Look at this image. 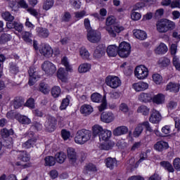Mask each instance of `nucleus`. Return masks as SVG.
I'll use <instances>...</instances> for the list:
<instances>
[{
  "label": "nucleus",
  "mask_w": 180,
  "mask_h": 180,
  "mask_svg": "<svg viewBox=\"0 0 180 180\" xmlns=\"http://www.w3.org/2000/svg\"><path fill=\"white\" fill-rule=\"evenodd\" d=\"M116 23V18L114 16H109L106 18L105 21V30L108 32L110 37H116L117 33H120V32H123L124 28L120 25H113ZM112 26V27H110Z\"/></svg>",
  "instance_id": "f257e3e1"
},
{
  "label": "nucleus",
  "mask_w": 180,
  "mask_h": 180,
  "mask_svg": "<svg viewBox=\"0 0 180 180\" xmlns=\"http://www.w3.org/2000/svg\"><path fill=\"white\" fill-rule=\"evenodd\" d=\"M156 27L159 33H167L175 29V22L167 19H161L156 23Z\"/></svg>",
  "instance_id": "f03ea898"
},
{
  "label": "nucleus",
  "mask_w": 180,
  "mask_h": 180,
  "mask_svg": "<svg viewBox=\"0 0 180 180\" xmlns=\"http://www.w3.org/2000/svg\"><path fill=\"white\" fill-rule=\"evenodd\" d=\"M92 137V131L86 129H82L77 132L75 141L77 144H85Z\"/></svg>",
  "instance_id": "7ed1b4c3"
},
{
  "label": "nucleus",
  "mask_w": 180,
  "mask_h": 180,
  "mask_svg": "<svg viewBox=\"0 0 180 180\" xmlns=\"http://www.w3.org/2000/svg\"><path fill=\"white\" fill-rule=\"evenodd\" d=\"M131 49V47L129 43L125 41L122 42L118 47V56L121 58H127L130 56Z\"/></svg>",
  "instance_id": "20e7f679"
},
{
  "label": "nucleus",
  "mask_w": 180,
  "mask_h": 180,
  "mask_svg": "<svg viewBox=\"0 0 180 180\" xmlns=\"http://www.w3.org/2000/svg\"><path fill=\"white\" fill-rule=\"evenodd\" d=\"M105 84L110 88L116 89L122 85V80L117 76L109 75L105 78Z\"/></svg>",
  "instance_id": "39448f33"
},
{
  "label": "nucleus",
  "mask_w": 180,
  "mask_h": 180,
  "mask_svg": "<svg viewBox=\"0 0 180 180\" xmlns=\"http://www.w3.org/2000/svg\"><path fill=\"white\" fill-rule=\"evenodd\" d=\"M134 74L138 79H146L148 77V68L143 65H139L135 68Z\"/></svg>",
  "instance_id": "423d86ee"
},
{
  "label": "nucleus",
  "mask_w": 180,
  "mask_h": 180,
  "mask_svg": "<svg viewBox=\"0 0 180 180\" xmlns=\"http://www.w3.org/2000/svg\"><path fill=\"white\" fill-rule=\"evenodd\" d=\"M28 74L30 76L28 84L30 85V86L34 85V83L37 81V79H39V78L41 77L40 75H39L37 69L34 67L30 68Z\"/></svg>",
  "instance_id": "0eeeda50"
},
{
  "label": "nucleus",
  "mask_w": 180,
  "mask_h": 180,
  "mask_svg": "<svg viewBox=\"0 0 180 180\" xmlns=\"http://www.w3.org/2000/svg\"><path fill=\"white\" fill-rule=\"evenodd\" d=\"M86 37L90 43H98V41H101V38L99 31L95 30L87 32Z\"/></svg>",
  "instance_id": "6e6552de"
},
{
  "label": "nucleus",
  "mask_w": 180,
  "mask_h": 180,
  "mask_svg": "<svg viewBox=\"0 0 180 180\" xmlns=\"http://www.w3.org/2000/svg\"><path fill=\"white\" fill-rule=\"evenodd\" d=\"M42 70L47 74V75H53L57 71V68H56V65L53 64V63L50 61H45L42 64Z\"/></svg>",
  "instance_id": "1a4fd4ad"
},
{
  "label": "nucleus",
  "mask_w": 180,
  "mask_h": 180,
  "mask_svg": "<svg viewBox=\"0 0 180 180\" xmlns=\"http://www.w3.org/2000/svg\"><path fill=\"white\" fill-rule=\"evenodd\" d=\"M105 53L106 46L104 44H100L94 50L93 56L94 58L99 60V58H102V57L105 56Z\"/></svg>",
  "instance_id": "9d476101"
},
{
  "label": "nucleus",
  "mask_w": 180,
  "mask_h": 180,
  "mask_svg": "<svg viewBox=\"0 0 180 180\" xmlns=\"http://www.w3.org/2000/svg\"><path fill=\"white\" fill-rule=\"evenodd\" d=\"M56 124H57V120H56V117L51 116L48 117V120L45 123V127L47 131H49L50 133L54 131Z\"/></svg>",
  "instance_id": "9b49d317"
},
{
  "label": "nucleus",
  "mask_w": 180,
  "mask_h": 180,
  "mask_svg": "<svg viewBox=\"0 0 180 180\" xmlns=\"http://www.w3.org/2000/svg\"><path fill=\"white\" fill-rule=\"evenodd\" d=\"M39 53L44 57H46V58H50V57L53 56V49L49 44L42 45L41 48L39 49Z\"/></svg>",
  "instance_id": "f8f14e48"
},
{
  "label": "nucleus",
  "mask_w": 180,
  "mask_h": 180,
  "mask_svg": "<svg viewBox=\"0 0 180 180\" xmlns=\"http://www.w3.org/2000/svg\"><path fill=\"white\" fill-rule=\"evenodd\" d=\"M161 119H162L161 113L158 110L153 109L149 117V122L153 123V124H157L159 122H161Z\"/></svg>",
  "instance_id": "ddd939ff"
},
{
  "label": "nucleus",
  "mask_w": 180,
  "mask_h": 180,
  "mask_svg": "<svg viewBox=\"0 0 180 180\" xmlns=\"http://www.w3.org/2000/svg\"><path fill=\"white\" fill-rule=\"evenodd\" d=\"M67 155L71 164H75L77 162L78 157L77 156V152L74 148H68Z\"/></svg>",
  "instance_id": "4468645a"
},
{
  "label": "nucleus",
  "mask_w": 180,
  "mask_h": 180,
  "mask_svg": "<svg viewBox=\"0 0 180 180\" xmlns=\"http://www.w3.org/2000/svg\"><path fill=\"white\" fill-rule=\"evenodd\" d=\"M101 120L104 123H112L115 120V115L112 112H103L101 115Z\"/></svg>",
  "instance_id": "2eb2a0df"
},
{
  "label": "nucleus",
  "mask_w": 180,
  "mask_h": 180,
  "mask_svg": "<svg viewBox=\"0 0 180 180\" xmlns=\"http://www.w3.org/2000/svg\"><path fill=\"white\" fill-rule=\"evenodd\" d=\"M138 100L143 103H149L153 101V96L150 93L142 92L139 95Z\"/></svg>",
  "instance_id": "dca6fc26"
},
{
  "label": "nucleus",
  "mask_w": 180,
  "mask_h": 180,
  "mask_svg": "<svg viewBox=\"0 0 180 180\" xmlns=\"http://www.w3.org/2000/svg\"><path fill=\"white\" fill-rule=\"evenodd\" d=\"M168 143L164 141H158L153 146L154 150L161 153L164 151V150H167L169 148Z\"/></svg>",
  "instance_id": "f3484780"
},
{
  "label": "nucleus",
  "mask_w": 180,
  "mask_h": 180,
  "mask_svg": "<svg viewBox=\"0 0 180 180\" xmlns=\"http://www.w3.org/2000/svg\"><path fill=\"white\" fill-rule=\"evenodd\" d=\"M132 86L136 92H141L143 91H146V89H148V84L144 82L134 83Z\"/></svg>",
  "instance_id": "a211bd4d"
},
{
  "label": "nucleus",
  "mask_w": 180,
  "mask_h": 180,
  "mask_svg": "<svg viewBox=\"0 0 180 180\" xmlns=\"http://www.w3.org/2000/svg\"><path fill=\"white\" fill-rule=\"evenodd\" d=\"M105 50L109 57H116L119 54L118 48L116 45H110L107 49L105 48Z\"/></svg>",
  "instance_id": "6ab92c4d"
},
{
  "label": "nucleus",
  "mask_w": 180,
  "mask_h": 180,
  "mask_svg": "<svg viewBox=\"0 0 180 180\" xmlns=\"http://www.w3.org/2000/svg\"><path fill=\"white\" fill-rule=\"evenodd\" d=\"M179 83H174L172 82H169L166 87L167 91H169V92H174V94H176V92H179Z\"/></svg>",
  "instance_id": "aec40b11"
},
{
  "label": "nucleus",
  "mask_w": 180,
  "mask_h": 180,
  "mask_svg": "<svg viewBox=\"0 0 180 180\" xmlns=\"http://www.w3.org/2000/svg\"><path fill=\"white\" fill-rule=\"evenodd\" d=\"M113 134L115 136H122L123 134H127L129 133V128L126 126L118 127L113 130Z\"/></svg>",
  "instance_id": "412c9836"
},
{
  "label": "nucleus",
  "mask_w": 180,
  "mask_h": 180,
  "mask_svg": "<svg viewBox=\"0 0 180 180\" xmlns=\"http://www.w3.org/2000/svg\"><path fill=\"white\" fill-rule=\"evenodd\" d=\"M36 32L39 37H41L42 39H46L49 37L50 35V32H49V30L44 27H37L36 28Z\"/></svg>",
  "instance_id": "4be33fe9"
},
{
  "label": "nucleus",
  "mask_w": 180,
  "mask_h": 180,
  "mask_svg": "<svg viewBox=\"0 0 180 180\" xmlns=\"http://www.w3.org/2000/svg\"><path fill=\"white\" fill-rule=\"evenodd\" d=\"M134 36L139 40H146L147 39V33L141 30H134Z\"/></svg>",
  "instance_id": "5701e85b"
},
{
  "label": "nucleus",
  "mask_w": 180,
  "mask_h": 180,
  "mask_svg": "<svg viewBox=\"0 0 180 180\" xmlns=\"http://www.w3.org/2000/svg\"><path fill=\"white\" fill-rule=\"evenodd\" d=\"M80 112L82 115H84V116H88L94 112V108H92L91 105L84 104L81 107Z\"/></svg>",
  "instance_id": "b1692460"
},
{
  "label": "nucleus",
  "mask_w": 180,
  "mask_h": 180,
  "mask_svg": "<svg viewBox=\"0 0 180 180\" xmlns=\"http://www.w3.org/2000/svg\"><path fill=\"white\" fill-rule=\"evenodd\" d=\"M37 142V139L32 138L28 139L24 143H22V148L29 149L33 148L34 146H36V143Z\"/></svg>",
  "instance_id": "393cba45"
},
{
  "label": "nucleus",
  "mask_w": 180,
  "mask_h": 180,
  "mask_svg": "<svg viewBox=\"0 0 180 180\" xmlns=\"http://www.w3.org/2000/svg\"><path fill=\"white\" fill-rule=\"evenodd\" d=\"M160 165L167 172H175V169L174 168V166H172V164H171L168 161H162L160 162Z\"/></svg>",
  "instance_id": "a878e982"
},
{
  "label": "nucleus",
  "mask_w": 180,
  "mask_h": 180,
  "mask_svg": "<svg viewBox=\"0 0 180 180\" xmlns=\"http://www.w3.org/2000/svg\"><path fill=\"white\" fill-rule=\"evenodd\" d=\"M67 75H68V74L64 68H60L58 69L57 77L59 79H61L63 82H65L67 81Z\"/></svg>",
  "instance_id": "bb28decb"
},
{
  "label": "nucleus",
  "mask_w": 180,
  "mask_h": 180,
  "mask_svg": "<svg viewBox=\"0 0 180 180\" xmlns=\"http://www.w3.org/2000/svg\"><path fill=\"white\" fill-rule=\"evenodd\" d=\"M165 101V97L161 94H157L152 97V101L153 103H156V105H162V103H164Z\"/></svg>",
  "instance_id": "cd10ccee"
},
{
  "label": "nucleus",
  "mask_w": 180,
  "mask_h": 180,
  "mask_svg": "<svg viewBox=\"0 0 180 180\" xmlns=\"http://www.w3.org/2000/svg\"><path fill=\"white\" fill-rule=\"evenodd\" d=\"M112 136V131L108 130V129H104L103 132L100 134L99 140L100 141H108L109 139Z\"/></svg>",
  "instance_id": "c85d7f7f"
},
{
  "label": "nucleus",
  "mask_w": 180,
  "mask_h": 180,
  "mask_svg": "<svg viewBox=\"0 0 180 180\" xmlns=\"http://www.w3.org/2000/svg\"><path fill=\"white\" fill-rule=\"evenodd\" d=\"M136 112L137 113H141L143 116H148V115H150V108L142 105L137 108Z\"/></svg>",
  "instance_id": "c756f323"
},
{
  "label": "nucleus",
  "mask_w": 180,
  "mask_h": 180,
  "mask_svg": "<svg viewBox=\"0 0 180 180\" xmlns=\"http://www.w3.org/2000/svg\"><path fill=\"white\" fill-rule=\"evenodd\" d=\"M105 165L107 168H110V169H113L117 165V162L115 158H108L105 160Z\"/></svg>",
  "instance_id": "7c9ffc66"
},
{
  "label": "nucleus",
  "mask_w": 180,
  "mask_h": 180,
  "mask_svg": "<svg viewBox=\"0 0 180 180\" xmlns=\"http://www.w3.org/2000/svg\"><path fill=\"white\" fill-rule=\"evenodd\" d=\"M18 158L20 161H23V162H28V161H30V156H29V155H27V152L25 150L19 153Z\"/></svg>",
  "instance_id": "2f4dec72"
},
{
  "label": "nucleus",
  "mask_w": 180,
  "mask_h": 180,
  "mask_svg": "<svg viewBox=\"0 0 180 180\" xmlns=\"http://www.w3.org/2000/svg\"><path fill=\"white\" fill-rule=\"evenodd\" d=\"M66 158H67V155H65L64 152H58L55 155V160L59 164H63V162L65 161Z\"/></svg>",
  "instance_id": "473e14b6"
},
{
  "label": "nucleus",
  "mask_w": 180,
  "mask_h": 180,
  "mask_svg": "<svg viewBox=\"0 0 180 180\" xmlns=\"http://www.w3.org/2000/svg\"><path fill=\"white\" fill-rule=\"evenodd\" d=\"M92 130L93 136H94V137H96V136H98L99 137V136L102 134V133L105 131V129H103V128L98 124L94 125L92 128Z\"/></svg>",
  "instance_id": "72a5a7b5"
},
{
  "label": "nucleus",
  "mask_w": 180,
  "mask_h": 180,
  "mask_svg": "<svg viewBox=\"0 0 180 180\" xmlns=\"http://www.w3.org/2000/svg\"><path fill=\"white\" fill-rule=\"evenodd\" d=\"M13 129L4 128L1 130V136L3 139H8L9 136H13Z\"/></svg>",
  "instance_id": "f704fd0d"
},
{
  "label": "nucleus",
  "mask_w": 180,
  "mask_h": 180,
  "mask_svg": "<svg viewBox=\"0 0 180 180\" xmlns=\"http://www.w3.org/2000/svg\"><path fill=\"white\" fill-rule=\"evenodd\" d=\"M11 40H12V35L9 34L3 33L0 36V44H5L8 41H11Z\"/></svg>",
  "instance_id": "c9c22d12"
},
{
  "label": "nucleus",
  "mask_w": 180,
  "mask_h": 180,
  "mask_svg": "<svg viewBox=\"0 0 180 180\" xmlns=\"http://www.w3.org/2000/svg\"><path fill=\"white\" fill-rule=\"evenodd\" d=\"M167 51H168V47L164 43H161L155 49L156 54H165Z\"/></svg>",
  "instance_id": "e433bc0d"
},
{
  "label": "nucleus",
  "mask_w": 180,
  "mask_h": 180,
  "mask_svg": "<svg viewBox=\"0 0 180 180\" xmlns=\"http://www.w3.org/2000/svg\"><path fill=\"white\" fill-rule=\"evenodd\" d=\"M46 167H53L56 165V158L53 156H46L44 158Z\"/></svg>",
  "instance_id": "4c0bfd02"
},
{
  "label": "nucleus",
  "mask_w": 180,
  "mask_h": 180,
  "mask_svg": "<svg viewBox=\"0 0 180 180\" xmlns=\"http://www.w3.org/2000/svg\"><path fill=\"white\" fill-rule=\"evenodd\" d=\"M54 6V0H44L42 8L44 11H49Z\"/></svg>",
  "instance_id": "58836bf2"
},
{
  "label": "nucleus",
  "mask_w": 180,
  "mask_h": 180,
  "mask_svg": "<svg viewBox=\"0 0 180 180\" xmlns=\"http://www.w3.org/2000/svg\"><path fill=\"white\" fill-rule=\"evenodd\" d=\"M143 130H144L143 123L139 124L133 132L134 137H139L141 133H143Z\"/></svg>",
  "instance_id": "ea45409f"
},
{
  "label": "nucleus",
  "mask_w": 180,
  "mask_h": 180,
  "mask_svg": "<svg viewBox=\"0 0 180 180\" xmlns=\"http://www.w3.org/2000/svg\"><path fill=\"white\" fill-rule=\"evenodd\" d=\"M91 70V64L89 63H82L78 68V71L80 73L88 72Z\"/></svg>",
  "instance_id": "a19ab883"
},
{
  "label": "nucleus",
  "mask_w": 180,
  "mask_h": 180,
  "mask_svg": "<svg viewBox=\"0 0 180 180\" xmlns=\"http://www.w3.org/2000/svg\"><path fill=\"white\" fill-rule=\"evenodd\" d=\"M1 16L4 20L7 22H13L15 20V17L13 16L9 11H6L1 13Z\"/></svg>",
  "instance_id": "79ce46f5"
},
{
  "label": "nucleus",
  "mask_w": 180,
  "mask_h": 180,
  "mask_svg": "<svg viewBox=\"0 0 180 180\" xmlns=\"http://www.w3.org/2000/svg\"><path fill=\"white\" fill-rule=\"evenodd\" d=\"M115 146V142L113 141H110L108 143H104L100 146L101 150H112V148Z\"/></svg>",
  "instance_id": "37998d69"
},
{
  "label": "nucleus",
  "mask_w": 180,
  "mask_h": 180,
  "mask_svg": "<svg viewBox=\"0 0 180 180\" xmlns=\"http://www.w3.org/2000/svg\"><path fill=\"white\" fill-rule=\"evenodd\" d=\"M96 171V167L90 163L84 167V174H88V172H95Z\"/></svg>",
  "instance_id": "c03bdc74"
},
{
  "label": "nucleus",
  "mask_w": 180,
  "mask_h": 180,
  "mask_svg": "<svg viewBox=\"0 0 180 180\" xmlns=\"http://www.w3.org/2000/svg\"><path fill=\"white\" fill-rule=\"evenodd\" d=\"M51 94L53 97L58 98V96H60V94H61V89L60 88V86H55L52 88Z\"/></svg>",
  "instance_id": "a18cd8bd"
},
{
  "label": "nucleus",
  "mask_w": 180,
  "mask_h": 180,
  "mask_svg": "<svg viewBox=\"0 0 180 180\" xmlns=\"http://www.w3.org/2000/svg\"><path fill=\"white\" fill-rule=\"evenodd\" d=\"M79 54L83 60H88L89 58V52L84 47L80 49Z\"/></svg>",
  "instance_id": "49530a36"
},
{
  "label": "nucleus",
  "mask_w": 180,
  "mask_h": 180,
  "mask_svg": "<svg viewBox=\"0 0 180 180\" xmlns=\"http://www.w3.org/2000/svg\"><path fill=\"white\" fill-rule=\"evenodd\" d=\"M18 120L20 123H22V124H30V123H32V121L29 117L25 115H20Z\"/></svg>",
  "instance_id": "de8ad7c7"
},
{
  "label": "nucleus",
  "mask_w": 180,
  "mask_h": 180,
  "mask_svg": "<svg viewBox=\"0 0 180 180\" xmlns=\"http://www.w3.org/2000/svg\"><path fill=\"white\" fill-rule=\"evenodd\" d=\"M70 105V98H68V96H66L65 98H63L62 100L60 106V110H65L67 109V107Z\"/></svg>",
  "instance_id": "09e8293b"
},
{
  "label": "nucleus",
  "mask_w": 180,
  "mask_h": 180,
  "mask_svg": "<svg viewBox=\"0 0 180 180\" xmlns=\"http://www.w3.org/2000/svg\"><path fill=\"white\" fill-rule=\"evenodd\" d=\"M39 91L42 94H44V95H47V94L50 92V89L49 88V86L46 84V83H41L39 84Z\"/></svg>",
  "instance_id": "8fccbe9b"
},
{
  "label": "nucleus",
  "mask_w": 180,
  "mask_h": 180,
  "mask_svg": "<svg viewBox=\"0 0 180 180\" xmlns=\"http://www.w3.org/2000/svg\"><path fill=\"white\" fill-rule=\"evenodd\" d=\"M14 109H19L23 105V101L20 98H15L13 101Z\"/></svg>",
  "instance_id": "3c124183"
},
{
  "label": "nucleus",
  "mask_w": 180,
  "mask_h": 180,
  "mask_svg": "<svg viewBox=\"0 0 180 180\" xmlns=\"http://www.w3.org/2000/svg\"><path fill=\"white\" fill-rule=\"evenodd\" d=\"M152 78L157 85H160L162 82V76L158 73L153 75Z\"/></svg>",
  "instance_id": "603ef678"
},
{
  "label": "nucleus",
  "mask_w": 180,
  "mask_h": 180,
  "mask_svg": "<svg viewBox=\"0 0 180 180\" xmlns=\"http://www.w3.org/2000/svg\"><path fill=\"white\" fill-rule=\"evenodd\" d=\"M9 65L10 72H12V74H18V72H19V67L13 62L10 63Z\"/></svg>",
  "instance_id": "864d4df0"
},
{
  "label": "nucleus",
  "mask_w": 180,
  "mask_h": 180,
  "mask_svg": "<svg viewBox=\"0 0 180 180\" xmlns=\"http://www.w3.org/2000/svg\"><path fill=\"white\" fill-rule=\"evenodd\" d=\"M32 37V32H22V39L26 41L27 43H32V39H30Z\"/></svg>",
  "instance_id": "5fc2aeb1"
},
{
  "label": "nucleus",
  "mask_w": 180,
  "mask_h": 180,
  "mask_svg": "<svg viewBox=\"0 0 180 180\" xmlns=\"http://www.w3.org/2000/svg\"><path fill=\"white\" fill-rule=\"evenodd\" d=\"M61 63L65 67L66 71H71V70H72L71 65H70V62H68V58L67 57H63L61 60Z\"/></svg>",
  "instance_id": "6e6d98bb"
},
{
  "label": "nucleus",
  "mask_w": 180,
  "mask_h": 180,
  "mask_svg": "<svg viewBox=\"0 0 180 180\" xmlns=\"http://www.w3.org/2000/svg\"><path fill=\"white\" fill-rule=\"evenodd\" d=\"M92 102L98 103L102 101V96L98 93H94L91 96Z\"/></svg>",
  "instance_id": "4d7b16f0"
},
{
  "label": "nucleus",
  "mask_w": 180,
  "mask_h": 180,
  "mask_svg": "<svg viewBox=\"0 0 180 180\" xmlns=\"http://www.w3.org/2000/svg\"><path fill=\"white\" fill-rule=\"evenodd\" d=\"M106 106H108V103L106 102V96H103L102 99V103L98 107L99 112H103V110L106 109Z\"/></svg>",
  "instance_id": "13d9d810"
},
{
  "label": "nucleus",
  "mask_w": 180,
  "mask_h": 180,
  "mask_svg": "<svg viewBox=\"0 0 180 180\" xmlns=\"http://www.w3.org/2000/svg\"><path fill=\"white\" fill-rule=\"evenodd\" d=\"M4 147H7V148H12L13 146V141L12 138H7V139L4 141Z\"/></svg>",
  "instance_id": "bf43d9fd"
},
{
  "label": "nucleus",
  "mask_w": 180,
  "mask_h": 180,
  "mask_svg": "<svg viewBox=\"0 0 180 180\" xmlns=\"http://www.w3.org/2000/svg\"><path fill=\"white\" fill-rule=\"evenodd\" d=\"M167 106L168 110H172L173 109L176 108V106H178V103H176L175 101H170L168 102Z\"/></svg>",
  "instance_id": "052dcab7"
},
{
  "label": "nucleus",
  "mask_w": 180,
  "mask_h": 180,
  "mask_svg": "<svg viewBox=\"0 0 180 180\" xmlns=\"http://www.w3.org/2000/svg\"><path fill=\"white\" fill-rule=\"evenodd\" d=\"M61 136L63 140H68V139L71 137V133L70 132V131H67L66 129H62Z\"/></svg>",
  "instance_id": "680f3d73"
},
{
  "label": "nucleus",
  "mask_w": 180,
  "mask_h": 180,
  "mask_svg": "<svg viewBox=\"0 0 180 180\" xmlns=\"http://www.w3.org/2000/svg\"><path fill=\"white\" fill-rule=\"evenodd\" d=\"M127 164L128 165V167L130 168V169H134V168H136V159H134V158H130L127 162Z\"/></svg>",
  "instance_id": "e2e57ef3"
},
{
  "label": "nucleus",
  "mask_w": 180,
  "mask_h": 180,
  "mask_svg": "<svg viewBox=\"0 0 180 180\" xmlns=\"http://www.w3.org/2000/svg\"><path fill=\"white\" fill-rule=\"evenodd\" d=\"M169 63H171L169 59L164 58L163 59L160 60V62H158V64L159 65H160V67H168V65H169Z\"/></svg>",
  "instance_id": "0e129e2a"
},
{
  "label": "nucleus",
  "mask_w": 180,
  "mask_h": 180,
  "mask_svg": "<svg viewBox=\"0 0 180 180\" xmlns=\"http://www.w3.org/2000/svg\"><path fill=\"white\" fill-rule=\"evenodd\" d=\"M173 65L175 67L176 70H178V71H180V61L179 58L176 56L173 57Z\"/></svg>",
  "instance_id": "69168bd1"
},
{
  "label": "nucleus",
  "mask_w": 180,
  "mask_h": 180,
  "mask_svg": "<svg viewBox=\"0 0 180 180\" xmlns=\"http://www.w3.org/2000/svg\"><path fill=\"white\" fill-rule=\"evenodd\" d=\"M173 167L176 171H180V158H176L173 161Z\"/></svg>",
  "instance_id": "338daca9"
},
{
  "label": "nucleus",
  "mask_w": 180,
  "mask_h": 180,
  "mask_svg": "<svg viewBox=\"0 0 180 180\" xmlns=\"http://www.w3.org/2000/svg\"><path fill=\"white\" fill-rule=\"evenodd\" d=\"M71 19V13L70 12L66 11L62 16V22H70Z\"/></svg>",
  "instance_id": "774afa93"
}]
</instances>
